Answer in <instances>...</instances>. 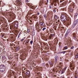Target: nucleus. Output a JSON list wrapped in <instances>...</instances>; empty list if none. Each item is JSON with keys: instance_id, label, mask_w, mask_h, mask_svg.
<instances>
[{"instance_id": "f257e3e1", "label": "nucleus", "mask_w": 78, "mask_h": 78, "mask_svg": "<svg viewBox=\"0 0 78 78\" xmlns=\"http://www.w3.org/2000/svg\"><path fill=\"white\" fill-rule=\"evenodd\" d=\"M69 16H66L64 14L62 15L60 17V19L61 21H65L66 22Z\"/></svg>"}, {"instance_id": "f03ea898", "label": "nucleus", "mask_w": 78, "mask_h": 78, "mask_svg": "<svg viewBox=\"0 0 78 78\" xmlns=\"http://www.w3.org/2000/svg\"><path fill=\"white\" fill-rule=\"evenodd\" d=\"M5 70V66L3 65L0 66V72H3Z\"/></svg>"}, {"instance_id": "7ed1b4c3", "label": "nucleus", "mask_w": 78, "mask_h": 78, "mask_svg": "<svg viewBox=\"0 0 78 78\" xmlns=\"http://www.w3.org/2000/svg\"><path fill=\"white\" fill-rule=\"evenodd\" d=\"M45 2L44 0H42L39 3V5L40 6H41V5H43L44 4V3Z\"/></svg>"}, {"instance_id": "20e7f679", "label": "nucleus", "mask_w": 78, "mask_h": 78, "mask_svg": "<svg viewBox=\"0 0 78 78\" xmlns=\"http://www.w3.org/2000/svg\"><path fill=\"white\" fill-rule=\"evenodd\" d=\"M14 25L15 28H17L18 27V23L17 22H15Z\"/></svg>"}, {"instance_id": "39448f33", "label": "nucleus", "mask_w": 78, "mask_h": 78, "mask_svg": "<svg viewBox=\"0 0 78 78\" xmlns=\"http://www.w3.org/2000/svg\"><path fill=\"white\" fill-rule=\"evenodd\" d=\"M70 32V30H68L66 33L65 35V37H67V35H68V33H69Z\"/></svg>"}, {"instance_id": "423d86ee", "label": "nucleus", "mask_w": 78, "mask_h": 78, "mask_svg": "<svg viewBox=\"0 0 78 78\" xmlns=\"http://www.w3.org/2000/svg\"><path fill=\"white\" fill-rule=\"evenodd\" d=\"M54 18L55 19V20H56L58 19V17L56 15H55L54 16Z\"/></svg>"}, {"instance_id": "0eeeda50", "label": "nucleus", "mask_w": 78, "mask_h": 78, "mask_svg": "<svg viewBox=\"0 0 78 78\" xmlns=\"http://www.w3.org/2000/svg\"><path fill=\"white\" fill-rule=\"evenodd\" d=\"M27 5L29 7H31V6H32V3H28L27 4Z\"/></svg>"}, {"instance_id": "6e6552de", "label": "nucleus", "mask_w": 78, "mask_h": 78, "mask_svg": "<svg viewBox=\"0 0 78 78\" xmlns=\"http://www.w3.org/2000/svg\"><path fill=\"white\" fill-rule=\"evenodd\" d=\"M61 72H62V73H61V74H62V73H64V69H63L62 71L60 70L59 71V73H60Z\"/></svg>"}, {"instance_id": "1a4fd4ad", "label": "nucleus", "mask_w": 78, "mask_h": 78, "mask_svg": "<svg viewBox=\"0 0 78 78\" xmlns=\"http://www.w3.org/2000/svg\"><path fill=\"white\" fill-rule=\"evenodd\" d=\"M53 5V3H52L50 5L49 8L50 9H51V7H52Z\"/></svg>"}, {"instance_id": "9d476101", "label": "nucleus", "mask_w": 78, "mask_h": 78, "mask_svg": "<svg viewBox=\"0 0 78 78\" xmlns=\"http://www.w3.org/2000/svg\"><path fill=\"white\" fill-rule=\"evenodd\" d=\"M67 49H68V46H66L64 47L63 50H67Z\"/></svg>"}, {"instance_id": "9b49d317", "label": "nucleus", "mask_w": 78, "mask_h": 78, "mask_svg": "<svg viewBox=\"0 0 78 78\" xmlns=\"http://www.w3.org/2000/svg\"><path fill=\"white\" fill-rule=\"evenodd\" d=\"M30 71H27L26 73V75H30Z\"/></svg>"}, {"instance_id": "f8f14e48", "label": "nucleus", "mask_w": 78, "mask_h": 78, "mask_svg": "<svg viewBox=\"0 0 78 78\" xmlns=\"http://www.w3.org/2000/svg\"><path fill=\"white\" fill-rule=\"evenodd\" d=\"M5 59H6V57L4 55L2 56V60H5Z\"/></svg>"}, {"instance_id": "ddd939ff", "label": "nucleus", "mask_w": 78, "mask_h": 78, "mask_svg": "<svg viewBox=\"0 0 78 78\" xmlns=\"http://www.w3.org/2000/svg\"><path fill=\"white\" fill-rule=\"evenodd\" d=\"M78 20H75L73 23L76 25V24H77V23H78Z\"/></svg>"}, {"instance_id": "4468645a", "label": "nucleus", "mask_w": 78, "mask_h": 78, "mask_svg": "<svg viewBox=\"0 0 78 78\" xmlns=\"http://www.w3.org/2000/svg\"><path fill=\"white\" fill-rule=\"evenodd\" d=\"M76 25V24H74V23H73V25L72 26V28H74L75 27Z\"/></svg>"}, {"instance_id": "2eb2a0df", "label": "nucleus", "mask_w": 78, "mask_h": 78, "mask_svg": "<svg viewBox=\"0 0 78 78\" xmlns=\"http://www.w3.org/2000/svg\"><path fill=\"white\" fill-rule=\"evenodd\" d=\"M69 12H73V9L72 8H70L69 9Z\"/></svg>"}, {"instance_id": "dca6fc26", "label": "nucleus", "mask_w": 78, "mask_h": 78, "mask_svg": "<svg viewBox=\"0 0 78 78\" xmlns=\"http://www.w3.org/2000/svg\"><path fill=\"white\" fill-rule=\"evenodd\" d=\"M73 39H75L76 38V35L75 34H73Z\"/></svg>"}, {"instance_id": "f3484780", "label": "nucleus", "mask_w": 78, "mask_h": 78, "mask_svg": "<svg viewBox=\"0 0 78 78\" xmlns=\"http://www.w3.org/2000/svg\"><path fill=\"white\" fill-rule=\"evenodd\" d=\"M28 13V14H29V15L32 14V12H31V11H29Z\"/></svg>"}, {"instance_id": "a211bd4d", "label": "nucleus", "mask_w": 78, "mask_h": 78, "mask_svg": "<svg viewBox=\"0 0 78 78\" xmlns=\"http://www.w3.org/2000/svg\"><path fill=\"white\" fill-rule=\"evenodd\" d=\"M49 64H50V66H51V67H52V66H53V63H52V62H50Z\"/></svg>"}, {"instance_id": "6ab92c4d", "label": "nucleus", "mask_w": 78, "mask_h": 78, "mask_svg": "<svg viewBox=\"0 0 78 78\" xmlns=\"http://www.w3.org/2000/svg\"><path fill=\"white\" fill-rule=\"evenodd\" d=\"M39 24L40 25H41L42 26H43V22H39Z\"/></svg>"}, {"instance_id": "aec40b11", "label": "nucleus", "mask_w": 78, "mask_h": 78, "mask_svg": "<svg viewBox=\"0 0 78 78\" xmlns=\"http://www.w3.org/2000/svg\"><path fill=\"white\" fill-rule=\"evenodd\" d=\"M25 39H26V37H24L23 39H22L21 40V41H24V40H25Z\"/></svg>"}, {"instance_id": "412c9836", "label": "nucleus", "mask_w": 78, "mask_h": 78, "mask_svg": "<svg viewBox=\"0 0 78 78\" xmlns=\"http://www.w3.org/2000/svg\"><path fill=\"white\" fill-rule=\"evenodd\" d=\"M75 58H78V53H77V55H76Z\"/></svg>"}, {"instance_id": "4be33fe9", "label": "nucleus", "mask_w": 78, "mask_h": 78, "mask_svg": "<svg viewBox=\"0 0 78 78\" xmlns=\"http://www.w3.org/2000/svg\"><path fill=\"white\" fill-rule=\"evenodd\" d=\"M58 56L57 55H56L55 57V59H58Z\"/></svg>"}, {"instance_id": "5701e85b", "label": "nucleus", "mask_w": 78, "mask_h": 78, "mask_svg": "<svg viewBox=\"0 0 78 78\" xmlns=\"http://www.w3.org/2000/svg\"><path fill=\"white\" fill-rule=\"evenodd\" d=\"M33 41H31L30 42V44H31L32 45L33 44Z\"/></svg>"}, {"instance_id": "b1692460", "label": "nucleus", "mask_w": 78, "mask_h": 78, "mask_svg": "<svg viewBox=\"0 0 78 78\" xmlns=\"http://www.w3.org/2000/svg\"><path fill=\"white\" fill-rule=\"evenodd\" d=\"M27 33H30V30L29 29H27Z\"/></svg>"}, {"instance_id": "393cba45", "label": "nucleus", "mask_w": 78, "mask_h": 78, "mask_svg": "<svg viewBox=\"0 0 78 78\" xmlns=\"http://www.w3.org/2000/svg\"><path fill=\"white\" fill-rule=\"evenodd\" d=\"M67 52L66 51H62V53L64 54L66 52Z\"/></svg>"}, {"instance_id": "a878e982", "label": "nucleus", "mask_w": 78, "mask_h": 78, "mask_svg": "<svg viewBox=\"0 0 78 78\" xmlns=\"http://www.w3.org/2000/svg\"><path fill=\"white\" fill-rule=\"evenodd\" d=\"M58 69H62V67L61 66H58Z\"/></svg>"}, {"instance_id": "bb28decb", "label": "nucleus", "mask_w": 78, "mask_h": 78, "mask_svg": "<svg viewBox=\"0 0 78 78\" xmlns=\"http://www.w3.org/2000/svg\"><path fill=\"white\" fill-rule=\"evenodd\" d=\"M33 17L34 19H36V18H37V16H34Z\"/></svg>"}, {"instance_id": "cd10ccee", "label": "nucleus", "mask_w": 78, "mask_h": 78, "mask_svg": "<svg viewBox=\"0 0 78 78\" xmlns=\"http://www.w3.org/2000/svg\"><path fill=\"white\" fill-rule=\"evenodd\" d=\"M45 30H46V27H44L42 29L43 31H44Z\"/></svg>"}, {"instance_id": "c85d7f7f", "label": "nucleus", "mask_w": 78, "mask_h": 78, "mask_svg": "<svg viewBox=\"0 0 78 78\" xmlns=\"http://www.w3.org/2000/svg\"><path fill=\"white\" fill-rule=\"evenodd\" d=\"M42 65V66H43L44 67H45V63H43Z\"/></svg>"}, {"instance_id": "c756f323", "label": "nucleus", "mask_w": 78, "mask_h": 78, "mask_svg": "<svg viewBox=\"0 0 78 78\" xmlns=\"http://www.w3.org/2000/svg\"><path fill=\"white\" fill-rule=\"evenodd\" d=\"M71 49H73L74 48V46H73L70 48Z\"/></svg>"}, {"instance_id": "7c9ffc66", "label": "nucleus", "mask_w": 78, "mask_h": 78, "mask_svg": "<svg viewBox=\"0 0 78 78\" xmlns=\"http://www.w3.org/2000/svg\"><path fill=\"white\" fill-rule=\"evenodd\" d=\"M34 6L33 5V6H32L31 7H30V8H32V9H33V8H34Z\"/></svg>"}, {"instance_id": "2f4dec72", "label": "nucleus", "mask_w": 78, "mask_h": 78, "mask_svg": "<svg viewBox=\"0 0 78 78\" xmlns=\"http://www.w3.org/2000/svg\"><path fill=\"white\" fill-rule=\"evenodd\" d=\"M52 37H53L54 36V34H51L50 35Z\"/></svg>"}, {"instance_id": "473e14b6", "label": "nucleus", "mask_w": 78, "mask_h": 78, "mask_svg": "<svg viewBox=\"0 0 78 78\" xmlns=\"http://www.w3.org/2000/svg\"><path fill=\"white\" fill-rule=\"evenodd\" d=\"M44 18L45 19L46 18V14H44Z\"/></svg>"}, {"instance_id": "72a5a7b5", "label": "nucleus", "mask_w": 78, "mask_h": 78, "mask_svg": "<svg viewBox=\"0 0 78 78\" xmlns=\"http://www.w3.org/2000/svg\"><path fill=\"white\" fill-rule=\"evenodd\" d=\"M57 59H55V63H56L57 62Z\"/></svg>"}, {"instance_id": "f704fd0d", "label": "nucleus", "mask_w": 78, "mask_h": 78, "mask_svg": "<svg viewBox=\"0 0 78 78\" xmlns=\"http://www.w3.org/2000/svg\"><path fill=\"white\" fill-rule=\"evenodd\" d=\"M51 37H52L50 35L49 36V39H51Z\"/></svg>"}, {"instance_id": "c9c22d12", "label": "nucleus", "mask_w": 78, "mask_h": 78, "mask_svg": "<svg viewBox=\"0 0 78 78\" xmlns=\"http://www.w3.org/2000/svg\"><path fill=\"white\" fill-rule=\"evenodd\" d=\"M53 11L54 12H56V9H54Z\"/></svg>"}, {"instance_id": "e433bc0d", "label": "nucleus", "mask_w": 78, "mask_h": 78, "mask_svg": "<svg viewBox=\"0 0 78 78\" xmlns=\"http://www.w3.org/2000/svg\"><path fill=\"white\" fill-rule=\"evenodd\" d=\"M20 34L18 35V38H19V37H20Z\"/></svg>"}, {"instance_id": "4c0bfd02", "label": "nucleus", "mask_w": 78, "mask_h": 78, "mask_svg": "<svg viewBox=\"0 0 78 78\" xmlns=\"http://www.w3.org/2000/svg\"><path fill=\"white\" fill-rule=\"evenodd\" d=\"M74 69L75 68H74V67H72V69H71L72 70H74Z\"/></svg>"}, {"instance_id": "58836bf2", "label": "nucleus", "mask_w": 78, "mask_h": 78, "mask_svg": "<svg viewBox=\"0 0 78 78\" xmlns=\"http://www.w3.org/2000/svg\"><path fill=\"white\" fill-rule=\"evenodd\" d=\"M32 36H34V33H32Z\"/></svg>"}, {"instance_id": "ea45409f", "label": "nucleus", "mask_w": 78, "mask_h": 78, "mask_svg": "<svg viewBox=\"0 0 78 78\" xmlns=\"http://www.w3.org/2000/svg\"><path fill=\"white\" fill-rule=\"evenodd\" d=\"M5 36V35L4 34H3L2 36V37H3V36Z\"/></svg>"}, {"instance_id": "a19ab883", "label": "nucleus", "mask_w": 78, "mask_h": 78, "mask_svg": "<svg viewBox=\"0 0 78 78\" xmlns=\"http://www.w3.org/2000/svg\"><path fill=\"white\" fill-rule=\"evenodd\" d=\"M46 66H47V67H48V64H46Z\"/></svg>"}, {"instance_id": "79ce46f5", "label": "nucleus", "mask_w": 78, "mask_h": 78, "mask_svg": "<svg viewBox=\"0 0 78 78\" xmlns=\"http://www.w3.org/2000/svg\"><path fill=\"white\" fill-rule=\"evenodd\" d=\"M46 2L47 3H48V0H46Z\"/></svg>"}, {"instance_id": "37998d69", "label": "nucleus", "mask_w": 78, "mask_h": 78, "mask_svg": "<svg viewBox=\"0 0 78 78\" xmlns=\"http://www.w3.org/2000/svg\"><path fill=\"white\" fill-rule=\"evenodd\" d=\"M50 33H52V30H50Z\"/></svg>"}, {"instance_id": "c03bdc74", "label": "nucleus", "mask_w": 78, "mask_h": 78, "mask_svg": "<svg viewBox=\"0 0 78 78\" xmlns=\"http://www.w3.org/2000/svg\"><path fill=\"white\" fill-rule=\"evenodd\" d=\"M66 69H67V67H65L64 68V70H66Z\"/></svg>"}, {"instance_id": "a18cd8bd", "label": "nucleus", "mask_w": 78, "mask_h": 78, "mask_svg": "<svg viewBox=\"0 0 78 78\" xmlns=\"http://www.w3.org/2000/svg\"><path fill=\"white\" fill-rule=\"evenodd\" d=\"M37 15H39V12H38L37 13Z\"/></svg>"}, {"instance_id": "49530a36", "label": "nucleus", "mask_w": 78, "mask_h": 78, "mask_svg": "<svg viewBox=\"0 0 78 78\" xmlns=\"http://www.w3.org/2000/svg\"><path fill=\"white\" fill-rule=\"evenodd\" d=\"M11 39H13V37H12V36H11Z\"/></svg>"}, {"instance_id": "de8ad7c7", "label": "nucleus", "mask_w": 78, "mask_h": 78, "mask_svg": "<svg viewBox=\"0 0 78 78\" xmlns=\"http://www.w3.org/2000/svg\"><path fill=\"white\" fill-rule=\"evenodd\" d=\"M57 21H58V22H59V20H58Z\"/></svg>"}, {"instance_id": "09e8293b", "label": "nucleus", "mask_w": 78, "mask_h": 78, "mask_svg": "<svg viewBox=\"0 0 78 78\" xmlns=\"http://www.w3.org/2000/svg\"><path fill=\"white\" fill-rule=\"evenodd\" d=\"M37 25H36V26H35V28H37Z\"/></svg>"}, {"instance_id": "8fccbe9b", "label": "nucleus", "mask_w": 78, "mask_h": 78, "mask_svg": "<svg viewBox=\"0 0 78 78\" xmlns=\"http://www.w3.org/2000/svg\"><path fill=\"white\" fill-rule=\"evenodd\" d=\"M60 53H62V51L60 52H59Z\"/></svg>"}, {"instance_id": "3c124183", "label": "nucleus", "mask_w": 78, "mask_h": 78, "mask_svg": "<svg viewBox=\"0 0 78 78\" xmlns=\"http://www.w3.org/2000/svg\"><path fill=\"white\" fill-rule=\"evenodd\" d=\"M75 76V78H77V77L76 76Z\"/></svg>"}, {"instance_id": "603ef678", "label": "nucleus", "mask_w": 78, "mask_h": 78, "mask_svg": "<svg viewBox=\"0 0 78 78\" xmlns=\"http://www.w3.org/2000/svg\"><path fill=\"white\" fill-rule=\"evenodd\" d=\"M61 2H62V1H60V3H61Z\"/></svg>"}, {"instance_id": "864d4df0", "label": "nucleus", "mask_w": 78, "mask_h": 78, "mask_svg": "<svg viewBox=\"0 0 78 78\" xmlns=\"http://www.w3.org/2000/svg\"><path fill=\"white\" fill-rule=\"evenodd\" d=\"M16 50H19V48H16Z\"/></svg>"}, {"instance_id": "5fc2aeb1", "label": "nucleus", "mask_w": 78, "mask_h": 78, "mask_svg": "<svg viewBox=\"0 0 78 78\" xmlns=\"http://www.w3.org/2000/svg\"><path fill=\"white\" fill-rule=\"evenodd\" d=\"M3 41H6V40L5 39H3Z\"/></svg>"}, {"instance_id": "6e6d98bb", "label": "nucleus", "mask_w": 78, "mask_h": 78, "mask_svg": "<svg viewBox=\"0 0 78 78\" xmlns=\"http://www.w3.org/2000/svg\"><path fill=\"white\" fill-rule=\"evenodd\" d=\"M61 78H64V77H61Z\"/></svg>"}, {"instance_id": "4d7b16f0", "label": "nucleus", "mask_w": 78, "mask_h": 78, "mask_svg": "<svg viewBox=\"0 0 78 78\" xmlns=\"http://www.w3.org/2000/svg\"><path fill=\"white\" fill-rule=\"evenodd\" d=\"M49 33H48V36H49Z\"/></svg>"}, {"instance_id": "13d9d810", "label": "nucleus", "mask_w": 78, "mask_h": 78, "mask_svg": "<svg viewBox=\"0 0 78 78\" xmlns=\"http://www.w3.org/2000/svg\"><path fill=\"white\" fill-rule=\"evenodd\" d=\"M28 41H27L26 43H28Z\"/></svg>"}, {"instance_id": "bf43d9fd", "label": "nucleus", "mask_w": 78, "mask_h": 78, "mask_svg": "<svg viewBox=\"0 0 78 78\" xmlns=\"http://www.w3.org/2000/svg\"><path fill=\"white\" fill-rule=\"evenodd\" d=\"M45 5H47V3H46Z\"/></svg>"}, {"instance_id": "052dcab7", "label": "nucleus", "mask_w": 78, "mask_h": 78, "mask_svg": "<svg viewBox=\"0 0 78 78\" xmlns=\"http://www.w3.org/2000/svg\"><path fill=\"white\" fill-rule=\"evenodd\" d=\"M4 37L5 38H6V37H5V36H4Z\"/></svg>"}, {"instance_id": "680f3d73", "label": "nucleus", "mask_w": 78, "mask_h": 78, "mask_svg": "<svg viewBox=\"0 0 78 78\" xmlns=\"http://www.w3.org/2000/svg\"><path fill=\"white\" fill-rule=\"evenodd\" d=\"M0 2H2V0H0Z\"/></svg>"}, {"instance_id": "e2e57ef3", "label": "nucleus", "mask_w": 78, "mask_h": 78, "mask_svg": "<svg viewBox=\"0 0 78 78\" xmlns=\"http://www.w3.org/2000/svg\"><path fill=\"white\" fill-rule=\"evenodd\" d=\"M63 29H64V27H63Z\"/></svg>"}, {"instance_id": "0e129e2a", "label": "nucleus", "mask_w": 78, "mask_h": 78, "mask_svg": "<svg viewBox=\"0 0 78 78\" xmlns=\"http://www.w3.org/2000/svg\"><path fill=\"white\" fill-rule=\"evenodd\" d=\"M57 1H58V0H56Z\"/></svg>"}, {"instance_id": "69168bd1", "label": "nucleus", "mask_w": 78, "mask_h": 78, "mask_svg": "<svg viewBox=\"0 0 78 78\" xmlns=\"http://www.w3.org/2000/svg\"><path fill=\"white\" fill-rule=\"evenodd\" d=\"M30 22H32V21H30Z\"/></svg>"}, {"instance_id": "338daca9", "label": "nucleus", "mask_w": 78, "mask_h": 78, "mask_svg": "<svg viewBox=\"0 0 78 78\" xmlns=\"http://www.w3.org/2000/svg\"><path fill=\"white\" fill-rule=\"evenodd\" d=\"M56 23H57V22H56Z\"/></svg>"}]
</instances>
